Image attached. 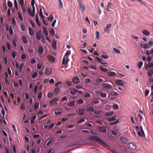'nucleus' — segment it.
<instances>
[{"instance_id":"09e8293b","label":"nucleus","mask_w":153,"mask_h":153,"mask_svg":"<svg viewBox=\"0 0 153 153\" xmlns=\"http://www.w3.org/2000/svg\"><path fill=\"white\" fill-rule=\"evenodd\" d=\"M50 33L52 36H53L55 35V31L53 28H52L50 31Z\"/></svg>"},{"instance_id":"c9c22d12","label":"nucleus","mask_w":153,"mask_h":153,"mask_svg":"<svg viewBox=\"0 0 153 153\" xmlns=\"http://www.w3.org/2000/svg\"><path fill=\"white\" fill-rule=\"evenodd\" d=\"M115 116L116 115L111 117L108 118V121H111L115 120H116V119L115 118Z\"/></svg>"},{"instance_id":"4468645a","label":"nucleus","mask_w":153,"mask_h":153,"mask_svg":"<svg viewBox=\"0 0 153 153\" xmlns=\"http://www.w3.org/2000/svg\"><path fill=\"white\" fill-rule=\"evenodd\" d=\"M78 91V90L75 89L71 88L70 90V94L72 95H74Z\"/></svg>"},{"instance_id":"338daca9","label":"nucleus","mask_w":153,"mask_h":153,"mask_svg":"<svg viewBox=\"0 0 153 153\" xmlns=\"http://www.w3.org/2000/svg\"><path fill=\"white\" fill-rule=\"evenodd\" d=\"M91 97L90 94L89 93L86 94L84 96V97L85 98L89 97Z\"/></svg>"},{"instance_id":"412c9836","label":"nucleus","mask_w":153,"mask_h":153,"mask_svg":"<svg viewBox=\"0 0 153 153\" xmlns=\"http://www.w3.org/2000/svg\"><path fill=\"white\" fill-rule=\"evenodd\" d=\"M94 108L93 106L91 105L87 108L86 110L88 111H92L93 112L94 111Z\"/></svg>"},{"instance_id":"774afa93","label":"nucleus","mask_w":153,"mask_h":153,"mask_svg":"<svg viewBox=\"0 0 153 153\" xmlns=\"http://www.w3.org/2000/svg\"><path fill=\"white\" fill-rule=\"evenodd\" d=\"M149 44L150 45H153V38L150 39L149 42Z\"/></svg>"},{"instance_id":"a211bd4d","label":"nucleus","mask_w":153,"mask_h":153,"mask_svg":"<svg viewBox=\"0 0 153 153\" xmlns=\"http://www.w3.org/2000/svg\"><path fill=\"white\" fill-rule=\"evenodd\" d=\"M38 51L39 53L42 54L43 53L44 51L43 47L41 46H40L38 48Z\"/></svg>"},{"instance_id":"f03ea898","label":"nucleus","mask_w":153,"mask_h":153,"mask_svg":"<svg viewBox=\"0 0 153 153\" xmlns=\"http://www.w3.org/2000/svg\"><path fill=\"white\" fill-rule=\"evenodd\" d=\"M62 83L60 82H58L57 83H56L55 86L56 87V88H55L54 89V91L55 93V94H58L60 92V89L61 88V86L59 85V84L61 85Z\"/></svg>"},{"instance_id":"1a4fd4ad","label":"nucleus","mask_w":153,"mask_h":153,"mask_svg":"<svg viewBox=\"0 0 153 153\" xmlns=\"http://www.w3.org/2000/svg\"><path fill=\"white\" fill-rule=\"evenodd\" d=\"M98 129L99 131L100 132H105L106 131V129L104 127H100Z\"/></svg>"},{"instance_id":"3c124183","label":"nucleus","mask_w":153,"mask_h":153,"mask_svg":"<svg viewBox=\"0 0 153 153\" xmlns=\"http://www.w3.org/2000/svg\"><path fill=\"white\" fill-rule=\"evenodd\" d=\"M143 64V62H139L138 63V67L139 68H140L142 66Z\"/></svg>"},{"instance_id":"aec40b11","label":"nucleus","mask_w":153,"mask_h":153,"mask_svg":"<svg viewBox=\"0 0 153 153\" xmlns=\"http://www.w3.org/2000/svg\"><path fill=\"white\" fill-rule=\"evenodd\" d=\"M120 140L123 143L126 144L127 143L128 139L127 138L124 137H120Z\"/></svg>"},{"instance_id":"473e14b6","label":"nucleus","mask_w":153,"mask_h":153,"mask_svg":"<svg viewBox=\"0 0 153 153\" xmlns=\"http://www.w3.org/2000/svg\"><path fill=\"white\" fill-rule=\"evenodd\" d=\"M42 92L41 91L38 93L37 97L40 100L42 97Z\"/></svg>"},{"instance_id":"72a5a7b5","label":"nucleus","mask_w":153,"mask_h":153,"mask_svg":"<svg viewBox=\"0 0 153 153\" xmlns=\"http://www.w3.org/2000/svg\"><path fill=\"white\" fill-rule=\"evenodd\" d=\"M147 74L149 76H151L153 74L152 70L151 69L149 71H148Z\"/></svg>"},{"instance_id":"69168bd1","label":"nucleus","mask_w":153,"mask_h":153,"mask_svg":"<svg viewBox=\"0 0 153 153\" xmlns=\"http://www.w3.org/2000/svg\"><path fill=\"white\" fill-rule=\"evenodd\" d=\"M11 55L13 58H15L16 56L15 52H13L12 53Z\"/></svg>"},{"instance_id":"8fccbe9b","label":"nucleus","mask_w":153,"mask_h":153,"mask_svg":"<svg viewBox=\"0 0 153 153\" xmlns=\"http://www.w3.org/2000/svg\"><path fill=\"white\" fill-rule=\"evenodd\" d=\"M14 5L17 10H18V4L16 0H15L14 1Z\"/></svg>"},{"instance_id":"37998d69","label":"nucleus","mask_w":153,"mask_h":153,"mask_svg":"<svg viewBox=\"0 0 153 153\" xmlns=\"http://www.w3.org/2000/svg\"><path fill=\"white\" fill-rule=\"evenodd\" d=\"M111 105H107L105 106V110H109L111 108Z\"/></svg>"},{"instance_id":"13d9d810","label":"nucleus","mask_w":153,"mask_h":153,"mask_svg":"<svg viewBox=\"0 0 153 153\" xmlns=\"http://www.w3.org/2000/svg\"><path fill=\"white\" fill-rule=\"evenodd\" d=\"M93 112L95 114H100L101 113V111H100L95 110H94V111H93Z\"/></svg>"},{"instance_id":"49530a36","label":"nucleus","mask_w":153,"mask_h":153,"mask_svg":"<svg viewBox=\"0 0 153 153\" xmlns=\"http://www.w3.org/2000/svg\"><path fill=\"white\" fill-rule=\"evenodd\" d=\"M113 50L114 51L117 53H120V51L118 49L115 48H113Z\"/></svg>"},{"instance_id":"7ed1b4c3","label":"nucleus","mask_w":153,"mask_h":153,"mask_svg":"<svg viewBox=\"0 0 153 153\" xmlns=\"http://www.w3.org/2000/svg\"><path fill=\"white\" fill-rule=\"evenodd\" d=\"M140 128L141 131V132L140 131H139L137 132L138 135L140 137H142L143 136H145V134L141 126H140Z\"/></svg>"},{"instance_id":"a878e982","label":"nucleus","mask_w":153,"mask_h":153,"mask_svg":"<svg viewBox=\"0 0 153 153\" xmlns=\"http://www.w3.org/2000/svg\"><path fill=\"white\" fill-rule=\"evenodd\" d=\"M43 30L45 35L46 36H48V33L47 28L45 27H43Z\"/></svg>"},{"instance_id":"b1692460","label":"nucleus","mask_w":153,"mask_h":153,"mask_svg":"<svg viewBox=\"0 0 153 153\" xmlns=\"http://www.w3.org/2000/svg\"><path fill=\"white\" fill-rule=\"evenodd\" d=\"M99 102V100L97 99H94L91 101V103L93 104H98Z\"/></svg>"},{"instance_id":"f8f14e48","label":"nucleus","mask_w":153,"mask_h":153,"mask_svg":"<svg viewBox=\"0 0 153 153\" xmlns=\"http://www.w3.org/2000/svg\"><path fill=\"white\" fill-rule=\"evenodd\" d=\"M99 68L102 71L104 72H106L108 71V68L105 65H104L103 66H100Z\"/></svg>"},{"instance_id":"052dcab7","label":"nucleus","mask_w":153,"mask_h":153,"mask_svg":"<svg viewBox=\"0 0 153 153\" xmlns=\"http://www.w3.org/2000/svg\"><path fill=\"white\" fill-rule=\"evenodd\" d=\"M53 16L52 15L50 16L48 18V20L49 21H52L53 20Z\"/></svg>"},{"instance_id":"2eb2a0df","label":"nucleus","mask_w":153,"mask_h":153,"mask_svg":"<svg viewBox=\"0 0 153 153\" xmlns=\"http://www.w3.org/2000/svg\"><path fill=\"white\" fill-rule=\"evenodd\" d=\"M103 81V79L100 78H97L96 79V82H94L93 84L97 85Z\"/></svg>"},{"instance_id":"39448f33","label":"nucleus","mask_w":153,"mask_h":153,"mask_svg":"<svg viewBox=\"0 0 153 153\" xmlns=\"http://www.w3.org/2000/svg\"><path fill=\"white\" fill-rule=\"evenodd\" d=\"M58 101V99L56 98L53 99L51 100L50 102V105L51 106H52L53 105L56 104V102Z\"/></svg>"},{"instance_id":"0e129e2a","label":"nucleus","mask_w":153,"mask_h":153,"mask_svg":"<svg viewBox=\"0 0 153 153\" xmlns=\"http://www.w3.org/2000/svg\"><path fill=\"white\" fill-rule=\"evenodd\" d=\"M91 81V80L89 78H87L85 80V83H88L90 82Z\"/></svg>"},{"instance_id":"c85d7f7f","label":"nucleus","mask_w":153,"mask_h":153,"mask_svg":"<svg viewBox=\"0 0 153 153\" xmlns=\"http://www.w3.org/2000/svg\"><path fill=\"white\" fill-rule=\"evenodd\" d=\"M85 110L83 108H81L79 110L78 114L79 115H83L84 114Z\"/></svg>"},{"instance_id":"9b49d317","label":"nucleus","mask_w":153,"mask_h":153,"mask_svg":"<svg viewBox=\"0 0 153 153\" xmlns=\"http://www.w3.org/2000/svg\"><path fill=\"white\" fill-rule=\"evenodd\" d=\"M142 32L143 34L146 36H149L150 34V32L146 29L143 30Z\"/></svg>"},{"instance_id":"c03bdc74","label":"nucleus","mask_w":153,"mask_h":153,"mask_svg":"<svg viewBox=\"0 0 153 153\" xmlns=\"http://www.w3.org/2000/svg\"><path fill=\"white\" fill-rule=\"evenodd\" d=\"M37 73L36 72L33 73L32 75V78L33 79L35 78L37 76Z\"/></svg>"},{"instance_id":"423d86ee","label":"nucleus","mask_w":153,"mask_h":153,"mask_svg":"<svg viewBox=\"0 0 153 153\" xmlns=\"http://www.w3.org/2000/svg\"><path fill=\"white\" fill-rule=\"evenodd\" d=\"M72 81L74 83L77 84L79 82L80 80L79 79L78 77H74L72 79Z\"/></svg>"},{"instance_id":"0eeeda50","label":"nucleus","mask_w":153,"mask_h":153,"mask_svg":"<svg viewBox=\"0 0 153 153\" xmlns=\"http://www.w3.org/2000/svg\"><path fill=\"white\" fill-rule=\"evenodd\" d=\"M130 149L132 150H134L136 148V146L134 145L132 143H130L129 146Z\"/></svg>"},{"instance_id":"dca6fc26","label":"nucleus","mask_w":153,"mask_h":153,"mask_svg":"<svg viewBox=\"0 0 153 153\" xmlns=\"http://www.w3.org/2000/svg\"><path fill=\"white\" fill-rule=\"evenodd\" d=\"M79 9L81 10L82 13L84 12L85 10V7L84 6L82 5L80 2L79 3Z\"/></svg>"},{"instance_id":"e2e57ef3","label":"nucleus","mask_w":153,"mask_h":153,"mask_svg":"<svg viewBox=\"0 0 153 153\" xmlns=\"http://www.w3.org/2000/svg\"><path fill=\"white\" fill-rule=\"evenodd\" d=\"M38 88V85H35L34 89V92L36 93Z\"/></svg>"},{"instance_id":"5fc2aeb1","label":"nucleus","mask_w":153,"mask_h":153,"mask_svg":"<svg viewBox=\"0 0 153 153\" xmlns=\"http://www.w3.org/2000/svg\"><path fill=\"white\" fill-rule=\"evenodd\" d=\"M85 119L84 118H82L80 119L79 121L78 122V124H80L82 123L83 122L85 121Z\"/></svg>"},{"instance_id":"4c0bfd02","label":"nucleus","mask_w":153,"mask_h":153,"mask_svg":"<svg viewBox=\"0 0 153 153\" xmlns=\"http://www.w3.org/2000/svg\"><path fill=\"white\" fill-rule=\"evenodd\" d=\"M75 102L74 101H72L69 103L68 105L70 106H73L74 105Z\"/></svg>"},{"instance_id":"20e7f679","label":"nucleus","mask_w":153,"mask_h":153,"mask_svg":"<svg viewBox=\"0 0 153 153\" xmlns=\"http://www.w3.org/2000/svg\"><path fill=\"white\" fill-rule=\"evenodd\" d=\"M42 36L43 35L41 33L40 31L37 32L36 34V37L38 41L40 40L41 39Z\"/></svg>"},{"instance_id":"e433bc0d","label":"nucleus","mask_w":153,"mask_h":153,"mask_svg":"<svg viewBox=\"0 0 153 153\" xmlns=\"http://www.w3.org/2000/svg\"><path fill=\"white\" fill-rule=\"evenodd\" d=\"M18 13V17L19 19L21 21H22L23 20V19L21 15L20 12H19Z\"/></svg>"},{"instance_id":"6ab92c4d","label":"nucleus","mask_w":153,"mask_h":153,"mask_svg":"<svg viewBox=\"0 0 153 153\" xmlns=\"http://www.w3.org/2000/svg\"><path fill=\"white\" fill-rule=\"evenodd\" d=\"M48 59L51 62H54L55 60L54 58L52 56L50 55L49 56Z\"/></svg>"},{"instance_id":"603ef678","label":"nucleus","mask_w":153,"mask_h":153,"mask_svg":"<svg viewBox=\"0 0 153 153\" xmlns=\"http://www.w3.org/2000/svg\"><path fill=\"white\" fill-rule=\"evenodd\" d=\"M19 4H20L21 6H23L24 4V0H19Z\"/></svg>"},{"instance_id":"58836bf2","label":"nucleus","mask_w":153,"mask_h":153,"mask_svg":"<svg viewBox=\"0 0 153 153\" xmlns=\"http://www.w3.org/2000/svg\"><path fill=\"white\" fill-rule=\"evenodd\" d=\"M112 107L114 109L117 110L118 108V106L116 104H114L113 105Z\"/></svg>"},{"instance_id":"2f4dec72","label":"nucleus","mask_w":153,"mask_h":153,"mask_svg":"<svg viewBox=\"0 0 153 153\" xmlns=\"http://www.w3.org/2000/svg\"><path fill=\"white\" fill-rule=\"evenodd\" d=\"M100 94L102 98H105L106 97V94L105 93L101 92L100 93Z\"/></svg>"},{"instance_id":"bb28decb","label":"nucleus","mask_w":153,"mask_h":153,"mask_svg":"<svg viewBox=\"0 0 153 153\" xmlns=\"http://www.w3.org/2000/svg\"><path fill=\"white\" fill-rule=\"evenodd\" d=\"M114 113L113 111H111L110 112H108L105 113V114L106 116H112Z\"/></svg>"},{"instance_id":"9d476101","label":"nucleus","mask_w":153,"mask_h":153,"mask_svg":"<svg viewBox=\"0 0 153 153\" xmlns=\"http://www.w3.org/2000/svg\"><path fill=\"white\" fill-rule=\"evenodd\" d=\"M102 85L104 88H112V86L111 85L107 83H103Z\"/></svg>"},{"instance_id":"4be33fe9","label":"nucleus","mask_w":153,"mask_h":153,"mask_svg":"<svg viewBox=\"0 0 153 153\" xmlns=\"http://www.w3.org/2000/svg\"><path fill=\"white\" fill-rule=\"evenodd\" d=\"M29 33L30 35L31 36H33V30L30 27H29L28 28Z\"/></svg>"},{"instance_id":"a18cd8bd","label":"nucleus","mask_w":153,"mask_h":153,"mask_svg":"<svg viewBox=\"0 0 153 153\" xmlns=\"http://www.w3.org/2000/svg\"><path fill=\"white\" fill-rule=\"evenodd\" d=\"M26 58V55L24 53H22L21 54V58L22 59L24 60Z\"/></svg>"},{"instance_id":"f704fd0d","label":"nucleus","mask_w":153,"mask_h":153,"mask_svg":"<svg viewBox=\"0 0 153 153\" xmlns=\"http://www.w3.org/2000/svg\"><path fill=\"white\" fill-rule=\"evenodd\" d=\"M39 16L41 17V19H42V18H44V16L43 15L42 12V9L41 8L40 9V13H39Z\"/></svg>"},{"instance_id":"de8ad7c7","label":"nucleus","mask_w":153,"mask_h":153,"mask_svg":"<svg viewBox=\"0 0 153 153\" xmlns=\"http://www.w3.org/2000/svg\"><path fill=\"white\" fill-rule=\"evenodd\" d=\"M24 66V64L23 63H21L20 64V73H21L22 71V68H23Z\"/></svg>"},{"instance_id":"f257e3e1","label":"nucleus","mask_w":153,"mask_h":153,"mask_svg":"<svg viewBox=\"0 0 153 153\" xmlns=\"http://www.w3.org/2000/svg\"><path fill=\"white\" fill-rule=\"evenodd\" d=\"M89 139L92 141L98 142L100 144L106 145L105 143L97 136H91Z\"/></svg>"},{"instance_id":"4d7b16f0","label":"nucleus","mask_w":153,"mask_h":153,"mask_svg":"<svg viewBox=\"0 0 153 153\" xmlns=\"http://www.w3.org/2000/svg\"><path fill=\"white\" fill-rule=\"evenodd\" d=\"M104 30L107 34H108L109 33L110 31L109 28L106 27L105 28H104Z\"/></svg>"},{"instance_id":"6e6d98bb","label":"nucleus","mask_w":153,"mask_h":153,"mask_svg":"<svg viewBox=\"0 0 153 153\" xmlns=\"http://www.w3.org/2000/svg\"><path fill=\"white\" fill-rule=\"evenodd\" d=\"M147 66L149 68L153 67V62H149Z\"/></svg>"},{"instance_id":"680f3d73","label":"nucleus","mask_w":153,"mask_h":153,"mask_svg":"<svg viewBox=\"0 0 153 153\" xmlns=\"http://www.w3.org/2000/svg\"><path fill=\"white\" fill-rule=\"evenodd\" d=\"M101 56L105 59H108V56L106 55L102 54Z\"/></svg>"},{"instance_id":"bf43d9fd","label":"nucleus","mask_w":153,"mask_h":153,"mask_svg":"<svg viewBox=\"0 0 153 153\" xmlns=\"http://www.w3.org/2000/svg\"><path fill=\"white\" fill-rule=\"evenodd\" d=\"M22 31H24L25 30V28L24 25L22 24H21L20 25Z\"/></svg>"},{"instance_id":"c756f323","label":"nucleus","mask_w":153,"mask_h":153,"mask_svg":"<svg viewBox=\"0 0 153 153\" xmlns=\"http://www.w3.org/2000/svg\"><path fill=\"white\" fill-rule=\"evenodd\" d=\"M42 21L43 24L46 26H48V22L44 19V18H42Z\"/></svg>"},{"instance_id":"f3484780","label":"nucleus","mask_w":153,"mask_h":153,"mask_svg":"<svg viewBox=\"0 0 153 153\" xmlns=\"http://www.w3.org/2000/svg\"><path fill=\"white\" fill-rule=\"evenodd\" d=\"M62 111L61 108L56 109L55 110L54 113L55 114H58L61 113Z\"/></svg>"},{"instance_id":"ddd939ff","label":"nucleus","mask_w":153,"mask_h":153,"mask_svg":"<svg viewBox=\"0 0 153 153\" xmlns=\"http://www.w3.org/2000/svg\"><path fill=\"white\" fill-rule=\"evenodd\" d=\"M52 72V70L50 68L49 69L48 68H46L45 71L44 73L45 74L47 75H49Z\"/></svg>"},{"instance_id":"7c9ffc66","label":"nucleus","mask_w":153,"mask_h":153,"mask_svg":"<svg viewBox=\"0 0 153 153\" xmlns=\"http://www.w3.org/2000/svg\"><path fill=\"white\" fill-rule=\"evenodd\" d=\"M151 47L149 44V43H146L143 45V47L144 48H147Z\"/></svg>"},{"instance_id":"393cba45","label":"nucleus","mask_w":153,"mask_h":153,"mask_svg":"<svg viewBox=\"0 0 153 153\" xmlns=\"http://www.w3.org/2000/svg\"><path fill=\"white\" fill-rule=\"evenodd\" d=\"M96 58L97 60L98 61V62L99 63H100L102 64H104V65H105L106 64V62H102V61H101L102 60V58H100L97 56Z\"/></svg>"},{"instance_id":"5701e85b","label":"nucleus","mask_w":153,"mask_h":153,"mask_svg":"<svg viewBox=\"0 0 153 153\" xmlns=\"http://www.w3.org/2000/svg\"><path fill=\"white\" fill-rule=\"evenodd\" d=\"M22 40L23 43L25 44H26L28 43V40L26 37L25 36H23L22 37Z\"/></svg>"},{"instance_id":"864d4df0","label":"nucleus","mask_w":153,"mask_h":153,"mask_svg":"<svg viewBox=\"0 0 153 153\" xmlns=\"http://www.w3.org/2000/svg\"><path fill=\"white\" fill-rule=\"evenodd\" d=\"M41 41L43 44H45V38L44 36H42V37L41 38Z\"/></svg>"},{"instance_id":"79ce46f5","label":"nucleus","mask_w":153,"mask_h":153,"mask_svg":"<svg viewBox=\"0 0 153 153\" xmlns=\"http://www.w3.org/2000/svg\"><path fill=\"white\" fill-rule=\"evenodd\" d=\"M7 5L9 7H11L13 6L12 3L10 1H8L7 2Z\"/></svg>"},{"instance_id":"6e6552de","label":"nucleus","mask_w":153,"mask_h":153,"mask_svg":"<svg viewBox=\"0 0 153 153\" xmlns=\"http://www.w3.org/2000/svg\"><path fill=\"white\" fill-rule=\"evenodd\" d=\"M115 82L119 85L123 86L124 85L123 81L121 80L117 79L116 80Z\"/></svg>"},{"instance_id":"ea45409f","label":"nucleus","mask_w":153,"mask_h":153,"mask_svg":"<svg viewBox=\"0 0 153 153\" xmlns=\"http://www.w3.org/2000/svg\"><path fill=\"white\" fill-rule=\"evenodd\" d=\"M52 46L54 49H56V42H53Z\"/></svg>"},{"instance_id":"a19ab883","label":"nucleus","mask_w":153,"mask_h":153,"mask_svg":"<svg viewBox=\"0 0 153 153\" xmlns=\"http://www.w3.org/2000/svg\"><path fill=\"white\" fill-rule=\"evenodd\" d=\"M39 106V103L38 102H36L34 104V108L35 109H37Z\"/></svg>"},{"instance_id":"cd10ccee","label":"nucleus","mask_w":153,"mask_h":153,"mask_svg":"<svg viewBox=\"0 0 153 153\" xmlns=\"http://www.w3.org/2000/svg\"><path fill=\"white\" fill-rule=\"evenodd\" d=\"M108 76H114L116 75V73L113 71H110L107 73Z\"/></svg>"}]
</instances>
